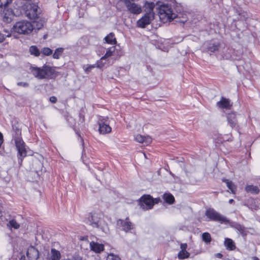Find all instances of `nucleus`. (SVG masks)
<instances>
[{
    "label": "nucleus",
    "mask_w": 260,
    "mask_h": 260,
    "mask_svg": "<svg viewBox=\"0 0 260 260\" xmlns=\"http://www.w3.org/2000/svg\"><path fill=\"white\" fill-rule=\"evenodd\" d=\"M160 2H157L156 5L159 6L158 15L160 19L165 22L169 20L171 21L176 19V22L184 23L187 20L186 14L181 13L176 14L173 12L171 7L168 4H161Z\"/></svg>",
    "instance_id": "1"
},
{
    "label": "nucleus",
    "mask_w": 260,
    "mask_h": 260,
    "mask_svg": "<svg viewBox=\"0 0 260 260\" xmlns=\"http://www.w3.org/2000/svg\"><path fill=\"white\" fill-rule=\"evenodd\" d=\"M102 216V215L95 213L90 214L88 217L87 223L93 228L101 230L103 233H107L109 232V228Z\"/></svg>",
    "instance_id": "2"
},
{
    "label": "nucleus",
    "mask_w": 260,
    "mask_h": 260,
    "mask_svg": "<svg viewBox=\"0 0 260 260\" xmlns=\"http://www.w3.org/2000/svg\"><path fill=\"white\" fill-rule=\"evenodd\" d=\"M30 69L33 75L38 79L51 78L55 72L54 69L48 66L42 68L32 67Z\"/></svg>",
    "instance_id": "3"
},
{
    "label": "nucleus",
    "mask_w": 260,
    "mask_h": 260,
    "mask_svg": "<svg viewBox=\"0 0 260 260\" xmlns=\"http://www.w3.org/2000/svg\"><path fill=\"white\" fill-rule=\"evenodd\" d=\"M13 30L20 34L28 35L34 29L31 23L27 20H22L16 22L13 26Z\"/></svg>",
    "instance_id": "4"
},
{
    "label": "nucleus",
    "mask_w": 260,
    "mask_h": 260,
    "mask_svg": "<svg viewBox=\"0 0 260 260\" xmlns=\"http://www.w3.org/2000/svg\"><path fill=\"white\" fill-rule=\"evenodd\" d=\"M159 199L154 200L150 195H144L139 200V205L143 210H147L153 208L154 203H157Z\"/></svg>",
    "instance_id": "5"
},
{
    "label": "nucleus",
    "mask_w": 260,
    "mask_h": 260,
    "mask_svg": "<svg viewBox=\"0 0 260 260\" xmlns=\"http://www.w3.org/2000/svg\"><path fill=\"white\" fill-rule=\"evenodd\" d=\"M41 10L36 4H29L26 6L25 15L30 19H36L39 18Z\"/></svg>",
    "instance_id": "6"
},
{
    "label": "nucleus",
    "mask_w": 260,
    "mask_h": 260,
    "mask_svg": "<svg viewBox=\"0 0 260 260\" xmlns=\"http://www.w3.org/2000/svg\"><path fill=\"white\" fill-rule=\"evenodd\" d=\"M205 215L211 220L219 221L221 223L228 221L225 217L220 215L213 209H209L207 210Z\"/></svg>",
    "instance_id": "7"
},
{
    "label": "nucleus",
    "mask_w": 260,
    "mask_h": 260,
    "mask_svg": "<svg viewBox=\"0 0 260 260\" xmlns=\"http://www.w3.org/2000/svg\"><path fill=\"white\" fill-rule=\"evenodd\" d=\"M15 142L16 147L18 151L19 156L18 158L21 160V162L22 161L23 158L26 155V151L25 148V145L24 142L22 141L21 138L17 137L15 139Z\"/></svg>",
    "instance_id": "8"
},
{
    "label": "nucleus",
    "mask_w": 260,
    "mask_h": 260,
    "mask_svg": "<svg viewBox=\"0 0 260 260\" xmlns=\"http://www.w3.org/2000/svg\"><path fill=\"white\" fill-rule=\"evenodd\" d=\"M154 18V16H153L152 13H145L137 21V26L139 27L145 28L151 23Z\"/></svg>",
    "instance_id": "9"
},
{
    "label": "nucleus",
    "mask_w": 260,
    "mask_h": 260,
    "mask_svg": "<svg viewBox=\"0 0 260 260\" xmlns=\"http://www.w3.org/2000/svg\"><path fill=\"white\" fill-rule=\"evenodd\" d=\"M125 5L128 11L133 14L138 15L142 11V7L135 3L133 1H126Z\"/></svg>",
    "instance_id": "10"
},
{
    "label": "nucleus",
    "mask_w": 260,
    "mask_h": 260,
    "mask_svg": "<svg viewBox=\"0 0 260 260\" xmlns=\"http://www.w3.org/2000/svg\"><path fill=\"white\" fill-rule=\"evenodd\" d=\"M117 224L119 228H121L122 230L125 232H127L133 229V224L129 221L127 218L125 220L119 219L117 220Z\"/></svg>",
    "instance_id": "11"
},
{
    "label": "nucleus",
    "mask_w": 260,
    "mask_h": 260,
    "mask_svg": "<svg viewBox=\"0 0 260 260\" xmlns=\"http://www.w3.org/2000/svg\"><path fill=\"white\" fill-rule=\"evenodd\" d=\"M216 105L219 108L229 109L232 107V103L229 99L222 97Z\"/></svg>",
    "instance_id": "12"
},
{
    "label": "nucleus",
    "mask_w": 260,
    "mask_h": 260,
    "mask_svg": "<svg viewBox=\"0 0 260 260\" xmlns=\"http://www.w3.org/2000/svg\"><path fill=\"white\" fill-rule=\"evenodd\" d=\"M228 124L232 127H235L237 123L236 113L232 112L228 114L226 116Z\"/></svg>",
    "instance_id": "13"
},
{
    "label": "nucleus",
    "mask_w": 260,
    "mask_h": 260,
    "mask_svg": "<svg viewBox=\"0 0 260 260\" xmlns=\"http://www.w3.org/2000/svg\"><path fill=\"white\" fill-rule=\"evenodd\" d=\"M99 131L101 134H106L111 131V127L109 125L103 121L99 122Z\"/></svg>",
    "instance_id": "14"
},
{
    "label": "nucleus",
    "mask_w": 260,
    "mask_h": 260,
    "mask_svg": "<svg viewBox=\"0 0 260 260\" xmlns=\"http://www.w3.org/2000/svg\"><path fill=\"white\" fill-rule=\"evenodd\" d=\"M14 16V13L11 9H4L3 12L4 21L9 23L13 20Z\"/></svg>",
    "instance_id": "15"
},
{
    "label": "nucleus",
    "mask_w": 260,
    "mask_h": 260,
    "mask_svg": "<svg viewBox=\"0 0 260 260\" xmlns=\"http://www.w3.org/2000/svg\"><path fill=\"white\" fill-rule=\"evenodd\" d=\"M91 250L95 253H100L104 249V246L102 244H100L95 242H91L90 243Z\"/></svg>",
    "instance_id": "16"
},
{
    "label": "nucleus",
    "mask_w": 260,
    "mask_h": 260,
    "mask_svg": "<svg viewBox=\"0 0 260 260\" xmlns=\"http://www.w3.org/2000/svg\"><path fill=\"white\" fill-rule=\"evenodd\" d=\"M155 7V4L153 2H148L146 1L144 4L143 8L145 13H152L154 16L153 11Z\"/></svg>",
    "instance_id": "17"
},
{
    "label": "nucleus",
    "mask_w": 260,
    "mask_h": 260,
    "mask_svg": "<svg viewBox=\"0 0 260 260\" xmlns=\"http://www.w3.org/2000/svg\"><path fill=\"white\" fill-rule=\"evenodd\" d=\"M60 258L61 254L60 252L54 248H52L47 260H60Z\"/></svg>",
    "instance_id": "18"
},
{
    "label": "nucleus",
    "mask_w": 260,
    "mask_h": 260,
    "mask_svg": "<svg viewBox=\"0 0 260 260\" xmlns=\"http://www.w3.org/2000/svg\"><path fill=\"white\" fill-rule=\"evenodd\" d=\"M135 139L136 141L145 143L146 145L149 144L151 142V138L148 136L144 137L141 135H137L135 137Z\"/></svg>",
    "instance_id": "19"
},
{
    "label": "nucleus",
    "mask_w": 260,
    "mask_h": 260,
    "mask_svg": "<svg viewBox=\"0 0 260 260\" xmlns=\"http://www.w3.org/2000/svg\"><path fill=\"white\" fill-rule=\"evenodd\" d=\"M106 43L111 45H115L116 44V39L114 37V34L113 32L110 33L106 37H105Z\"/></svg>",
    "instance_id": "20"
},
{
    "label": "nucleus",
    "mask_w": 260,
    "mask_h": 260,
    "mask_svg": "<svg viewBox=\"0 0 260 260\" xmlns=\"http://www.w3.org/2000/svg\"><path fill=\"white\" fill-rule=\"evenodd\" d=\"M224 246L226 249L230 250H233L236 248V246L231 239L225 238L224 240Z\"/></svg>",
    "instance_id": "21"
},
{
    "label": "nucleus",
    "mask_w": 260,
    "mask_h": 260,
    "mask_svg": "<svg viewBox=\"0 0 260 260\" xmlns=\"http://www.w3.org/2000/svg\"><path fill=\"white\" fill-rule=\"evenodd\" d=\"M222 181L226 184L227 187L231 190L232 193H235L236 187L234 184L228 179H224Z\"/></svg>",
    "instance_id": "22"
},
{
    "label": "nucleus",
    "mask_w": 260,
    "mask_h": 260,
    "mask_svg": "<svg viewBox=\"0 0 260 260\" xmlns=\"http://www.w3.org/2000/svg\"><path fill=\"white\" fill-rule=\"evenodd\" d=\"M115 46H113L110 47L107 50L106 53L105 54V55L104 56H103L101 58V60L106 59L108 57L111 56L113 55V54L115 52Z\"/></svg>",
    "instance_id": "23"
},
{
    "label": "nucleus",
    "mask_w": 260,
    "mask_h": 260,
    "mask_svg": "<svg viewBox=\"0 0 260 260\" xmlns=\"http://www.w3.org/2000/svg\"><path fill=\"white\" fill-rule=\"evenodd\" d=\"M245 190L247 192L254 194H257L259 192L258 188L256 186L252 185L246 186L245 187Z\"/></svg>",
    "instance_id": "24"
},
{
    "label": "nucleus",
    "mask_w": 260,
    "mask_h": 260,
    "mask_svg": "<svg viewBox=\"0 0 260 260\" xmlns=\"http://www.w3.org/2000/svg\"><path fill=\"white\" fill-rule=\"evenodd\" d=\"M219 48V43H210L208 47V49L209 51L214 52L216 51H217Z\"/></svg>",
    "instance_id": "25"
},
{
    "label": "nucleus",
    "mask_w": 260,
    "mask_h": 260,
    "mask_svg": "<svg viewBox=\"0 0 260 260\" xmlns=\"http://www.w3.org/2000/svg\"><path fill=\"white\" fill-rule=\"evenodd\" d=\"M29 51L31 55L35 56H39L40 55L41 52L38 47L36 46H31L29 47Z\"/></svg>",
    "instance_id": "26"
},
{
    "label": "nucleus",
    "mask_w": 260,
    "mask_h": 260,
    "mask_svg": "<svg viewBox=\"0 0 260 260\" xmlns=\"http://www.w3.org/2000/svg\"><path fill=\"white\" fill-rule=\"evenodd\" d=\"M7 226L10 229L14 228V229H18L20 228V224L14 219L9 221L7 223Z\"/></svg>",
    "instance_id": "27"
},
{
    "label": "nucleus",
    "mask_w": 260,
    "mask_h": 260,
    "mask_svg": "<svg viewBox=\"0 0 260 260\" xmlns=\"http://www.w3.org/2000/svg\"><path fill=\"white\" fill-rule=\"evenodd\" d=\"M164 199L169 204H172L174 202V197L170 193H165L164 194Z\"/></svg>",
    "instance_id": "28"
},
{
    "label": "nucleus",
    "mask_w": 260,
    "mask_h": 260,
    "mask_svg": "<svg viewBox=\"0 0 260 260\" xmlns=\"http://www.w3.org/2000/svg\"><path fill=\"white\" fill-rule=\"evenodd\" d=\"M45 23V19H40L38 21H36L34 22V24L35 26H34V28H36L39 30L41 29L44 25Z\"/></svg>",
    "instance_id": "29"
},
{
    "label": "nucleus",
    "mask_w": 260,
    "mask_h": 260,
    "mask_svg": "<svg viewBox=\"0 0 260 260\" xmlns=\"http://www.w3.org/2000/svg\"><path fill=\"white\" fill-rule=\"evenodd\" d=\"M190 254L186 250H180L178 253V257L180 259H183L189 257Z\"/></svg>",
    "instance_id": "30"
},
{
    "label": "nucleus",
    "mask_w": 260,
    "mask_h": 260,
    "mask_svg": "<svg viewBox=\"0 0 260 260\" xmlns=\"http://www.w3.org/2000/svg\"><path fill=\"white\" fill-rule=\"evenodd\" d=\"M63 51L62 48H58L55 50L54 53L53 54V58L54 59H58L61 55Z\"/></svg>",
    "instance_id": "31"
},
{
    "label": "nucleus",
    "mask_w": 260,
    "mask_h": 260,
    "mask_svg": "<svg viewBox=\"0 0 260 260\" xmlns=\"http://www.w3.org/2000/svg\"><path fill=\"white\" fill-rule=\"evenodd\" d=\"M107 260H121L119 256L114 253H109L107 256Z\"/></svg>",
    "instance_id": "32"
},
{
    "label": "nucleus",
    "mask_w": 260,
    "mask_h": 260,
    "mask_svg": "<svg viewBox=\"0 0 260 260\" xmlns=\"http://www.w3.org/2000/svg\"><path fill=\"white\" fill-rule=\"evenodd\" d=\"M202 239L203 240L207 243H210L211 241L210 234L208 233H204L202 234Z\"/></svg>",
    "instance_id": "33"
},
{
    "label": "nucleus",
    "mask_w": 260,
    "mask_h": 260,
    "mask_svg": "<svg viewBox=\"0 0 260 260\" xmlns=\"http://www.w3.org/2000/svg\"><path fill=\"white\" fill-rule=\"evenodd\" d=\"M41 52L46 56H49L52 54V50L48 47H44L42 49Z\"/></svg>",
    "instance_id": "34"
},
{
    "label": "nucleus",
    "mask_w": 260,
    "mask_h": 260,
    "mask_svg": "<svg viewBox=\"0 0 260 260\" xmlns=\"http://www.w3.org/2000/svg\"><path fill=\"white\" fill-rule=\"evenodd\" d=\"M12 0H0V7H6Z\"/></svg>",
    "instance_id": "35"
},
{
    "label": "nucleus",
    "mask_w": 260,
    "mask_h": 260,
    "mask_svg": "<svg viewBox=\"0 0 260 260\" xmlns=\"http://www.w3.org/2000/svg\"><path fill=\"white\" fill-rule=\"evenodd\" d=\"M94 68H95V64L90 65L87 68L85 69L84 70L86 73L88 74L91 71V70Z\"/></svg>",
    "instance_id": "36"
},
{
    "label": "nucleus",
    "mask_w": 260,
    "mask_h": 260,
    "mask_svg": "<svg viewBox=\"0 0 260 260\" xmlns=\"http://www.w3.org/2000/svg\"><path fill=\"white\" fill-rule=\"evenodd\" d=\"M95 64V67H97L98 68H101L104 66V63L102 62V60H98Z\"/></svg>",
    "instance_id": "37"
},
{
    "label": "nucleus",
    "mask_w": 260,
    "mask_h": 260,
    "mask_svg": "<svg viewBox=\"0 0 260 260\" xmlns=\"http://www.w3.org/2000/svg\"><path fill=\"white\" fill-rule=\"evenodd\" d=\"M17 85L23 87H27L28 86V84L26 82H19L17 83Z\"/></svg>",
    "instance_id": "38"
},
{
    "label": "nucleus",
    "mask_w": 260,
    "mask_h": 260,
    "mask_svg": "<svg viewBox=\"0 0 260 260\" xmlns=\"http://www.w3.org/2000/svg\"><path fill=\"white\" fill-rule=\"evenodd\" d=\"M187 245L186 243H182L180 245L181 250H186Z\"/></svg>",
    "instance_id": "39"
},
{
    "label": "nucleus",
    "mask_w": 260,
    "mask_h": 260,
    "mask_svg": "<svg viewBox=\"0 0 260 260\" xmlns=\"http://www.w3.org/2000/svg\"><path fill=\"white\" fill-rule=\"evenodd\" d=\"M50 101L52 103H55L57 101V99L54 96H51L50 98Z\"/></svg>",
    "instance_id": "40"
},
{
    "label": "nucleus",
    "mask_w": 260,
    "mask_h": 260,
    "mask_svg": "<svg viewBox=\"0 0 260 260\" xmlns=\"http://www.w3.org/2000/svg\"><path fill=\"white\" fill-rule=\"evenodd\" d=\"M237 228L240 232H243L244 231V227L240 224L237 225Z\"/></svg>",
    "instance_id": "41"
},
{
    "label": "nucleus",
    "mask_w": 260,
    "mask_h": 260,
    "mask_svg": "<svg viewBox=\"0 0 260 260\" xmlns=\"http://www.w3.org/2000/svg\"><path fill=\"white\" fill-rule=\"evenodd\" d=\"M5 39V35L0 33V43L3 42Z\"/></svg>",
    "instance_id": "42"
},
{
    "label": "nucleus",
    "mask_w": 260,
    "mask_h": 260,
    "mask_svg": "<svg viewBox=\"0 0 260 260\" xmlns=\"http://www.w3.org/2000/svg\"><path fill=\"white\" fill-rule=\"evenodd\" d=\"M215 256L217 257V258H221L222 257V254L220 253H216L215 254Z\"/></svg>",
    "instance_id": "43"
},
{
    "label": "nucleus",
    "mask_w": 260,
    "mask_h": 260,
    "mask_svg": "<svg viewBox=\"0 0 260 260\" xmlns=\"http://www.w3.org/2000/svg\"><path fill=\"white\" fill-rule=\"evenodd\" d=\"M248 207L249 208H251V209H256V207H257L256 205H254L253 207L249 206H248Z\"/></svg>",
    "instance_id": "44"
},
{
    "label": "nucleus",
    "mask_w": 260,
    "mask_h": 260,
    "mask_svg": "<svg viewBox=\"0 0 260 260\" xmlns=\"http://www.w3.org/2000/svg\"><path fill=\"white\" fill-rule=\"evenodd\" d=\"M61 260H75V258L73 257L72 258H68L67 259H62Z\"/></svg>",
    "instance_id": "45"
},
{
    "label": "nucleus",
    "mask_w": 260,
    "mask_h": 260,
    "mask_svg": "<svg viewBox=\"0 0 260 260\" xmlns=\"http://www.w3.org/2000/svg\"><path fill=\"white\" fill-rule=\"evenodd\" d=\"M234 202V200L233 199H230L229 201V203L230 204H232L233 202Z\"/></svg>",
    "instance_id": "46"
},
{
    "label": "nucleus",
    "mask_w": 260,
    "mask_h": 260,
    "mask_svg": "<svg viewBox=\"0 0 260 260\" xmlns=\"http://www.w3.org/2000/svg\"><path fill=\"white\" fill-rule=\"evenodd\" d=\"M252 259L253 260H259V259L257 257H255V256L253 257Z\"/></svg>",
    "instance_id": "47"
},
{
    "label": "nucleus",
    "mask_w": 260,
    "mask_h": 260,
    "mask_svg": "<svg viewBox=\"0 0 260 260\" xmlns=\"http://www.w3.org/2000/svg\"><path fill=\"white\" fill-rule=\"evenodd\" d=\"M142 154L145 157L147 158L146 154L144 153H142Z\"/></svg>",
    "instance_id": "48"
},
{
    "label": "nucleus",
    "mask_w": 260,
    "mask_h": 260,
    "mask_svg": "<svg viewBox=\"0 0 260 260\" xmlns=\"http://www.w3.org/2000/svg\"><path fill=\"white\" fill-rule=\"evenodd\" d=\"M6 36L8 37H9L11 36V35L9 34Z\"/></svg>",
    "instance_id": "49"
},
{
    "label": "nucleus",
    "mask_w": 260,
    "mask_h": 260,
    "mask_svg": "<svg viewBox=\"0 0 260 260\" xmlns=\"http://www.w3.org/2000/svg\"><path fill=\"white\" fill-rule=\"evenodd\" d=\"M17 134L18 135L20 134V132L19 130L18 131Z\"/></svg>",
    "instance_id": "50"
}]
</instances>
